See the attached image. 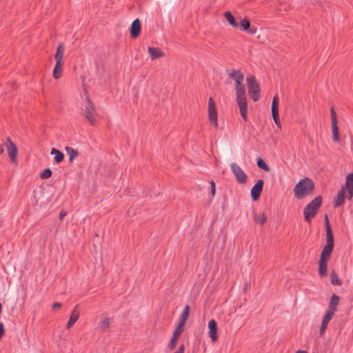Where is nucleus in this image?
Segmentation results:
<instances>
[{"mask_svg": "<svg viewBox=\"0 0 353 353\" xmlns=\"http://www.w3.org/2000/svg\"><path fill=\"white\" fill-rule=\"evenodd\" d=\"M272 116L274 121H276L279 117V97L274 96L272 102Z\"/></svg>", "mask_w": 353, "mask_h": 353, "instance_id": "nucleus-20", "label": "nucleus"}, {"mask_svg": "<svg viewBox=\"0 0 353 353\" xmlns=\"http://www.w3.org/2000/svg\"><path fill=\"white\" fill-rule=\"evenodd\" d=\"M5 333L4 325L2 323H0V339L3 337Z\"/></svg>", "mask_w": 353, "mask_h": 353, "instance_id": "nucleus-39", "label": "nucleus"}, {"mask_svg": "<svg viewBox=\"0 0 353 353\" xmlns=\"http://www.w3.org/2000/svg\"><path fill=\"white\" fill-rule=\"evenodd\" d=\"M184 351H185V346L183 344H181L178 347V349L176 350V351L174 353H184Z\"/></svg>", "mask_w": 353, "mask_h": 353, "instance_id": "nucleus-40", "label": "nucleus"}, {"mask_svg": "<svg viewBox=\"0 0 353 353\" xmlns=\"http://www.w3.org/2000/svg\"><path fill=\"white\" fill-rule=\"evenodd\" d=\"M6 146L8 156L11 159L12 161L14 163L16 161L18 149L15 143L11 140L10 137H7L6 139Z\"/></svg>", "mask_w": 353, "mask_h": 353, "instance_id": "nucleus-11", "label": "nucleus"}, {"mask_svg": "<svg viewBox=\"0 0 353 353\" xmlns=\"http://www.w3.org/2000/svg\"><path fill=\"white\" fill-rule=\"evenodd\" d=\"M229 77L235 81L236 95L245 93V86L242 84L244 76L240 70H233L228 74Z\"/></svg>", "mask_w": 353, "mask_h": 353, "instance_id": "nucleus-4", "label": "nucleus"}, {"mask_svg": "<svg viewBox=\"0 0 353 353\" xmlns=\"http://www.w3.org/2000/svg\"><path fill=\"white\" fill-rule=\"evenodd\" d=\"M324 221L325 224L326 236H334L327 214H325L324 216Z\"/></svg>", "mask_w": 353, "mask_h": 353, "instance_id": "nucleus-33", "label": "nucleus"}, {"mask_svg": "<svg viewBox=\"0 0 353 353\" xmlns=\"http://www.w3.org/2000/svg\"><path fill=\"white\" fill-rule=\"evenodd\" d=\"M230 168L232 173L235 176L236 180L240 184H245L247 182L248 176L241 168L235 163L230 164Z\"/></svg>", "mask_w": 353, "mask_h": 353, "instance_id": "nucleus-6", "label": "nucleus"}, {"mask_svg": "<svg viewBox=\"0 0 353 353\" xmlns=\"http://www.w3.org/2000/svg\"><path fill=\"white\" fill-rule=\"evenodd\" d=\"M332 123V132L333 134V141H339V132L337 125V123Z\"/></svg>", "mask_w": 353, "mask_h": 353, "instance_id": "nucleus-29", "label": "nucleus"}, {"mask_svg": "<svg viewBox=\"0 0 353 353\" xmlns=\"http://www.w3.org/2000/svg\"><path fill=\"white\" fill-rule=\"evenodd\" d=\"M296 353H307L306 351L304 350H298L296 352Z\"/></svg>", "mask_w": 353, "mask_h": 353, "instance_id": "nucleus-46", "label": "nucleus"}, {"mask_svg": "<svg viewBox=\"0 0 353 353\" xmlns=\"http://www.w3.org/2000/svg\"><path fill=\"white\" fill-rule=\"evenodd\" d=\"M62 65L63 63L56 62L52 73V76L55 79H58L61 77L63 72Z\"/></svg>", "mask_w": 353, "mask_h": 353, "instance_id": "nucleus-26", "label": "nucleus"}, {"mask_svg": "<svg viewBox=\"0 0 353 353\" xmlns=\"http://www.w3.org/2000/svg\"><path fill=\"white\" fill-rule=\"evenodd\" d=\"M327 260L320 258L319 261V274L321 276H325L327 275Z\"/></svg>", "mask_w": 353, "mask_h": 353, "instance_id": "nucleus-23", "label": "nucleus"}, {"mask_svg": "<svg viewBox=\"0 0 353 353\" xmlns=\"http://www.w3.org/2000/svg\"><path fill=\"white\" fill-rule=\"evenodd\" d=\"M67 215V212L62 210L59 213V219L62 220Z\"/></svg>", "mask_w": 353, "mask_h": 353, "instance_id": "nucleus-41", "label": "nucleus"}, {"mask_svg": "<svg viewBox=\"0 0 353 353\" xmlns=\"http://www.w3.org/2000/svg\"><path fill=\"white\" fill-rule=\"evenodd\" d=\"M82 113L89 121V123L95 125L97 123V112L95 110V106L90 98L87 97L85 101L82 108Z\"/></svg>", "mask_w": 353, "mask_h": 353, "instance_id": "nucleus-3", "label": "nucleus"}, {"mask_svg": "<svg viewBox=\"0 0 353 353\" xmlns=\"http://www.w3.org/2000/svg\"><path fill=\"white\" fill-rule=\"evenodd\" d=\"M330 114H331V123H337V117L336 112L333 107L330 108Z\"/></svg>", "mask_w": 353, "mask_h": 353, "instance_id": "nucleus-37", "label": "nucleus"}, {"mask_svg": "<svg viewBox=\"0 0 353 353\" xmlns=\"http://www.w3.org/2000/svg\"><path fill=\"white\" fill-rule=\"evenodd\" d=\"M345 199V188L342 186L339 191L336 197L334 200V207L338 208L343 205Z\"/></svg>", "mask_w": 353, "mask_h": 353, "instance_id": "nucleus-17", "label": "nucleus"}, {"mask_svg": "<svg viewBox=\"0 0 353 353\" xmlns=\"http://www.w3.org/2000/svg\"><path fill=\"white\" fill-rule=\"evenodd\" d=\"M248 88V94L254 101H257L260 98V88L256 79L253 76L246 78Z\"/></svg>", "mask_w": 353, "mask_h": 353, "instance_id": "nucleus-5", "label": "nucleus"}, {"mask_svg": "<svg viewBox=\"0 0 353 353\" xmlns=\"http://www.w3.org/2000/svg\"><path fill=\"white\" fill-rule=\"evenodd\" d=\"M331 278V283L334 285H341L342 284V281L339 279L336 273L334 270H332L330 273Z\"/></svg>", "mask_w": 353, "mask_h": 353, "instance_id": "nucleus-30", "label": "nucleus"}, {"mask_svg": "<svg viewBox=\"0 0 353 353\" xmlns=\"http://www.w3.org/2000/svg\"><path fill=\"white\" fill-rule=\"evenodd\" d=\"M256 164L260 169H262L266 172H269L270 170V167L262 158H259L257 159Z\"/></svg>", "mask_w": 353, "mask_h": 353, "instance_id": "nucleus-32", "label": "nucleus"}, {"mask_svg": "<svg viewBox=\"0 0 353 353\" xmlns=\"http://www.w3.org/2000/svg\"><path fill=\"white\" fill-rule=\"evenodd\" d=\"M148 53L152 60L160 58L164 53L159 48L148 47Z\"/></svg>", "mask_w": 353, "mask_h": 353, "instance_id": "nucleus-21", "label": "nucleus"}, {"mask_svg": "<svg viewBox=\"0 0 353 353\" xmlns=\"http://www.w3.org/2000/svg\"><path fill=\"white\" fill-rule=\"evenodd\" d=\"M50 154L54 155V160L57 163H60L64 159V154L54 148L51 149Z\"/></svg>", "mask_w": 353, "mask_h": 353, "instance_id": "nucleus-25", "label": "nucleus"}, {"mask_svg": "<svg viewBox=\"0 0 353 353\" xmlns=\"http://www.w3.org/2000/svg\"><path fill=\"white\" fill-rule=\"evenodd\" d=\"M189 313H190V307H189V305H187L184 307L183 311L180 316V322L178 324L179 325H181L182 327L185 326L186 321L189 316Z\"/></svg>", "mask_w": 353, "mask_h": 353, "instance_id": "nucleus-24", "label": "nucleus"}, {"mask_svg": "<svg viewBox=\"0 0 353 353\" xmlns=\"http://www.w3.org/2000/svg\"><path fill=\"white\" fill-rule=\"evenodd\" d=\"M79 317V311L78 310V305H76L74 307V308L73 309V310L70 314L69 321L67 323V326H66L67 329H70V327H72L73 326V325L77 322Z\"/></svg>", "mask_w": 353, "mask_h": 353, "instance_id": "nucleus-18", "label": "nucleus"}, {"mask_svg": "<svg viewBox=\"0 0 353 353\" xmlns=\"http://www.w3.org/2000/svg\"><path fill=\"white\" fill-rule=\"evenodd\" d=\"M339 296L335 294H333L331 296V299L329 302L328 310H327L326 312L331 313V314L334 315V313L336 311L337 305H339Z\"/></svg>", "mask_w": 353, "mask_h": 353, "instance_id": "nucleus-15", "label": "nucleus"}, {"mask_svg": "<svg viewBox=\"0 0 353 353\" xmlns=\"http://www.w3.org/2000/svg\"><path fill=\"white\" fill-rule=\"evenodd\" d=\"M236 96V102L238 104V106L239 108L240 114L242 117V118L244 119V121L248 120V116H247V110H248V105H247V101H246V96L245 93L242 94H237Z\"/></svg>", "mask_w": 353, "mask_h": 353, "instance_id": "nucleus-8", "label": "nucleus"}, {"mask_svg": "<svg viewBox=\"0 0 353 353\" xmlns=\"http://www.w3.org/2000/svg\"><path fill=\"white\" fill-rule=\"evenodd\" d=\"M208 118L210 121L213 123L214 127H217V112L215 102L212 97L208 101Z\"/></svg>", "mask_w": 353, "mask_h": 353, "instance_id": "nucleus-9", "label": "nucleus"}, {"mask_svg": "<svg viewBox=\"0 0 353 353\" xmlns=\"http://www.w3.org/2000/svg\"><path fill=\"white\" fill-rule=\"evenodd\" d=\"M334 315L331 314V313L325 312V316L323 319L321 325L319 330V335L321 336L325 332L327 326L329 322L331 321Z\"/></svg>", "mask_w": 353, "mask_h": 353, "instance_id": "nucleus-19", "label": "nucleus"}, {"mask_svg": "<svg viewBox=\"0 0 353 353\" xmlns=\"http://www.w3.org/2000/svg\"><path fill=\"white\" fill-rule=\"evenodd\" d=\"M209 336L212 341H216L218 339L217 336V323L214 319H211L208 323Z\"/></svg>", "mask_w": 353, "mask_h": 353, "instance_id": "nucleus-13", "label": "nucleus"}, {"mask_svg": "<svg viewBox=\"0 0 353 353\" xmlns=\"http://www.w3.org/2000/svg\"><path fill=\"white\" fill-rule=\"evenodd\" d=\"M321 204L322 197L321 196H318L305 207L303 215L307 222H310L312 219L316 216L318 209L321 207Z\"/></svg>", "mask_w": 353, "mask_h": 353, "instance_id": "nucleus-2", "label": "nucleus"}, {"mask_svg": "<svg viewBox=\"0 0 353 353\" xmlns=\"http://www.w3.org/2000/svg\"><path fill=\"white\" fill-rule=\"evenodd\" d=\"M334 245V236H326V245L324 246L321 259L329 261Z\"/></svg>", "mask_w": 353, "mask_h": 353, "instance_id": "nucleus-7", "label": "nucleus"}, {"mask_svg": "<svg viewBox=\"0 0 353 353\" xmlns=\"http://www.w3.org/2000/svg\"><path fill=\"white\" fill-rule=\"evenodd\" d=\"M183 327H182V326L178 325L176 326V327L175 328V330L173 332L172 336L171 338V340L168 344V348L170 350H172L175 348L176 342L179 339V337L180 336V335L181 334V333L183 331Z\"/></svg>", "mask_w": 353, "mask_h": 353, "instance_id": "nucleus-12", "label": "nucleus"}, {"mask_svg": "<svg viewBox=\"0 0 353 353\" xmlns=\"http://www.w3.org/2000/svg\"><path fill=\"white\" fill-rule=\"evenodd\" d=\"M64 52H65L64 45L63 43H60L58 46V47L57 48L56 53L54 54V59L56 60V62L63 63L62 60L63 58Z\"/></svg>", "mask_w": 353, "mask_h": 353, "instance_id": "nucleus-22", "label": "nucleus"}, {"mask_svg": "<svg viewBox=\"0 0 353 353\" xmlns=\"http://www.w3.org/2000/svg\"><path fill=\"white\" fill-rule=\"evenodd\" d=\"M248 31L250 34H254L256 33V28L252 27V28H250Z\"/></svg>", "mask_w": 353, "mask_h": 353, "instance_id": "nucleus-43", "label": "nucleus"}, {"mask_svg": "<svg viewBox=\"0 0 353 353\" xmlns=\"http://www.w3.org/2000/svg\"><path fill=\"white\" fill-rule=\"evenodd\" d=\"M240 25L242 27V30L244 31L248 30L250 28V22L248 19L245 18L241 21Z\"/></svg>", "mask_w": 353, "mask_h": 353, "instance_id": "nucleus-35", "label": "nucleus"}, {"mask_svg": "<svg viewBox=\"0 0 353 353\" xmlns=\"http://www.w3.org/2000/svg\"><path fill=\"white\" fill-rule=\"evenodd\" d=\"M264 181L263 179H259L251 189V197L253 201L259 200L263 190Z\"/></svg>", "mask_w": 353, "mask_h": 353, "instance_id": "nucleus-10", "label": "nucleus"}, {"mask_svg": "<svg viewBox=\"0 0 353 353\" xmlns=\"http://www.w3.org/2000/svg\"><path fill=\"white\" fill-rule=\"evenodd\" d=\"M345 188L347 192V199L351 200L353 197V173L347 175L345 178Z\"/></svg>", "mask_w": 353, "mask_h": 353, "instance_id": "nucleus-14", "label": "nucleus"}, {"mask_svg": "<svg viewBox=\"0 0 353 353\" xmlns=\"http://www.w3.org/2000/svg\"><path fill=\"white\" fill-rule=\"evenodd\" d=\"M65 150L67 154H69V156H70V157H69L70 163H72L74 159H75L79 155L78 151L71 147L66 146L65 148Z\"/></svg>", "mask_w": 353, "mask_h": 353, "instance_id": "nucleus-28", "label": "nucleus"}, {"mask_svg": "<svg viewBox=\"0 0 353 353\" xmlns=\"http://www.w3.org/2000/svg\"><path fill=\"white\" fill-rule=\"evenodd\" d=\"M210 193L212 196H214L216 193V186L215 183L213 181H210Z\"/></svg>", "mask_w": 353, "mask_h": 353, "instance_id": "nucleus-38", "label": "nucleus"}, {"mask_svg": "<svg viewBox=\"0 0 353 353\" xmlns=\"http://www.w3.org/2000/svg\"><path fill=\"white\" fill-rule=\"evenodd\" d=\"M254 221L262 225L266 222L267 216L264 212L254 214Z\"/></svg>", "mask_w": 353, "mask_h": 353, "instance_id": "nucleus-31", "label": "nucleus"}, {"mask_svg": "<svg viewBox=\"0 0 353 353\" xmlns=\"http://www.w3.org/2000/svg\"><path fill=\"white\" fill-rule=\"evenodd\" d=\"M4 152V146L3 145H0V155L2 154Z\"/></svg>", "mask_w": 353, "mask_h": 353, "instance_id": "nucleus-45", "label": "nucleus"}, {"mask_svg": "<svg viewBox=\"0 0 353 353\" xmlns=\"http://www.w3.org/2000/svg\"><path fill=\"white\" fill-rule=\"evenodd\" d=\"M314 190V183L313 181L309 178L305 177L301 179L299 183L294 186V196L298 199H302L312 193Z\"/></svg>", "mask_w": 353, "mask_h": 353, "instance_id": "nucleus-1", "label": "nucleus"}, {"mask_svg": "<svg viewBox=\"0 0 353 353\" xmlns=\"http://www.w3.org/2000/svg\"><path fill=\"white\" fill-rule=\"evenodd\" d=\"M275 124L279 126V128H281V121H280V119L279 117L277 118V119L276 121H274Z\"/></svg>", "mask_w": 353, "mask_h": 353, "instance_id": "nucleus-44", "label": "nucleus"}, {"mask_svg": "<svg viewBox=\"0 0 353 353\" xmlns=\"http://www.w3.org/2000/svg\"><path fill=\"white\" fill-rule=\"evenodd\" d=\"M141 30V25L139 19L134 20L130 26V35L132 38H137Z\"/></svg>", "mask_w": 353, "mask_h": 353, "instance_id": "nucleus-16", "label": "nucleus"}, {"mask_svg": "<svg viewBox=\"0 0 353 353\" xmlns=\"http://www.w3.org/2000/svg\"><path fill=\"white\" fill-rule=\"evenodd\" d=\"M62 306L61 303H54L52 305V309L59 308Z\"/></svg>", "mask_w": 353, "mask_h": 353, "instance_id": "nucleus-42", "label": "nucleus"}, {"mask_svg": "<svg viewBox=\"0 0 353 353\" xmlns=\"http://www.w3.org/2000/svg\"><path fill=\"white\" fill-rule=\"evenodd\" d=\"M225 19H227L228 23L232 27V28H237L239 24L237 21H236L234 16L232 14V13L230 11H226L224 14Z\"/></svg>", "mask_w": 353, "mask_h": 353, "instance_id": "nucleus-27", "label": "nucleus"}, {"mask_svg": "<svg viewBox=\"0 0 353 353\" xmlns=\"http://www.w3.org/2000/svg\"><path fill=\"white\" fill-rule=\"evenodd\" d=\"M52 170L49 168H46L43 170V172L41 174L40 176L43 179H48L52 176Z\"/></svg>", "mask_w": 353, "mask_h": 353, "instance_id": "nucleus-36", "label": "nucleus"}, {"mask_svg": "<svg viewBox=\"0 0 353 353\" xmlns=\"http://www.w3.org/2000/svg\"><path fill=\"white\" fill-rule=\"evenodd\" d=\"M110 320L108 317L105 318L100 323V328L103 331L106 330L110 327Z\"/></svg>", "mask_w": 353, "mask_h": 353, "instance_id": "nucleus-34", "label": "nucleus"}]
</instances>
